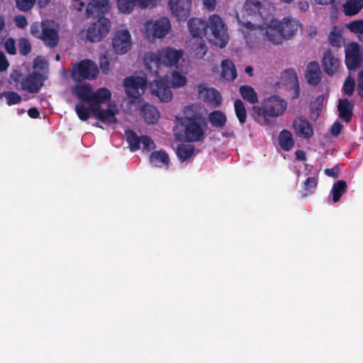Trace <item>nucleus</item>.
I'll return each instance as SVG.
<instances>
[{
  "mask_svg": "<svg viewBox=\"0 0 363 363\" xmlns=\"http://www.w3.org/2000/svg\"><path fill=\"white\" fill-rule=\"evenodd\" d=\"M72 92L81 101L75 105V111L81 121H86L92 114L106 124L113 125L116 123V116L119 112L117 106L109 102L106 109L101 107V104L111 97L109 89L103 87L94 91L90 84H80L72 86Z\"/></svg>",
  "mask_w": 363,
  "mask_h": 363,
  "instance_id": "1",
  "label": "nucleus"
},
{
  "mask_svg": "<svg viewBox=\"0 0 363 363\" xmlns=\"http://www.w3.org/2000/svg\"><path fill=\"white\" fill-rule=\"evenodd\" d=\"M300 29L298 20L291 16L272 18L266 21L262 28L267 40L274 45H281L285 40L292 38Z\"/></svg>",
  "mask_w": 363,
  "mask_h": 363,
  "instance_id": "2",
  "label": "nucleus"
},
{
  "mask_svg": "<svg viewBox=\"0 0 363 363\" xmlns=\"http://www.w3.org/2000/svg\"><path fill=\"white\" fill-rule=\"evenodd\" d=\"M183 56L182 50L167 46L147 53L144 59L145 65L150 73L160 77L164 74L165 67H177Z\"/></svg>",
  "mask_w": 363,
  "mask_h": 363,
  "instance_id": "3",
  "label": "nucleus"
},
{
  "mask_svg": "<svg viewBox=\"0 0 363 363\" xmlns=\"http://www.w3.org/2000/svg\"><path fill=\"white\" fill-rule=\"evenodd\" d=\"M206 126L205 119L199 113H194L191 116L186 114L176 125L174 135L180 140L199 141L203 138Z\"/></svg>",
  "mask_w": 363,
  "mask_h": 363,
  "instance_id": "4",
  "label": "nucleus"
},
{
  "mask_svg": "<svg viewBox=\"0 0 363 363\" xmlns=\"http://www.w3.org/2000/svg\"><path fill=\"white\" fill-rule=\"evenodd\" d=\"M287 108V102L277 95L264 98L260 104L254 106L252 110L257 116L265 123L283 115Z\"/></svg>",
  "mask_w": 363,
  "mask_h": 363,
  "instance_id": "5",
  "label": "nucleus"
},
{
  "mask_svg": "<svg viewBox=\"0 0 363 363\" xmlns=\"http://www.w3.org/2000/svg\"><path fill=\"white\" fill-rule=\"evenodd\" d=\"M45 77L38 71H34L28 76L23 77V73L14 69L9 77V83L16 89L28 91L32 94L38 93L43 85Z\"/></svg>",
  "mask_w": 363,
  "mask_h": 363,
  "instance_id": "6",
  "label": "nucleus"
},
{
  "mask_svg": "<svg viewBox=\"0 0 363 363\" xmlns=\"http://www.w3.org/2000/svg\"><path fill=\"white\" fill-rule=\"evenodd\" d=\"M206 37L220 48L225 47L228 43V28L219 15L212 14L206 21Z\"/></svg>",
  "mask_w": 363,
  "mask_h": 363,
  "instance_id": "7",
  "label": "nucleus"
},
{
  "mask_svg": "<svg viewBox=\"0 0 363 363\" xmlns=\"http://www.w3.org/2000/svg\"><path fill=\"white\" fill-rule=\"evenodd\" d=\"M172 24L167 17L157 19L148 18L144 21L140 27V32L148 40H161L170 32Z\"/></svg>",
  "mask_w": 363,
  "mask_h": 363,
  "instance_id": "8",
  "label": "nucleus"
},
{
  "mask_svg": "<svg viewBox=\"0 0 363 363\" xmlns=\"http://www.w3.org/2000/svg\"><path fill=\"white\" fill-rule=\"evenodd\" d=\"M30 33L37 38L41 39L46 46L54 48L59 42L57 30L48 21L42 23H35L30 26Z\"/></svg>",
  "mask_w": 363,
  "mask_h": 363,
  "instance_id": "9",
  "label": "nucleus"
},
{
  "mask_svg": "<svg viewBox=\"0 0 363 363\" xmlns=\"http://www.w3.org/2000/svg\"><path fill=\"white\" fill-rule=\"evenodd\" d=\"M123 85L127 95L133 99H138L147 87V77L145 73L140 72L123 80Z\"/></svg>",
  "mask_w": 363,
  "mask_h": 363,
  "instance_id": "10",
  "label": "nucleus"
},
{
  "mask_svg": "<svg viewBox=\"0 0 363 363\" xmlns=\"http://www.w3.org/2000/svg\"><path fill=\"white\" fill-rule=\"evenodd\" d=\"M99 74L97 65L90 60H82L73 65L71 77L76 81L95 79Z\"/></svg>",
  "mask_w": 363,
  "mask_h": 363,
  "instance_id": "11",
  "label": "nucleus"
},
{
  "mask_svg": "<svg viewBox=\"0 0 363 363\" xmlns=\"http://www.w3.org/2000/svg\"><path fill=\"white\" fill-rule=\"evenodd\" d=\"M133 46L130 33L127 29L117 30L112 38V48L113 52L120 55L128 52Z\"/></svg>",
  "mask_w": 363,
  "mask_h": 363,
  "instance_id": "12",
  "label": "nucleus"
},
{
  "mask_svg": "<svg viewBox=\"0 0 363 363\" xmlns=\"http://www.w3.org/2000/svg\"><path fill=\"white\" fill-rule=\"evenodd\" d=\"M345 65L350 69H355L363 61V48L355 42L348 43L345 48Z\"/></svg>",
  "mask_w": 363,
  "mask_h": 363,
  "instance_id": "13",
  "label": "nucleus"
},
{
  "mask_svg": "<svg viewBox=\"0 0 363 363\" xmlns=\"http://www.w3.org/2000/svg\"><path fill=\"white\" fill-rule=\"evenodd\" d=\"M110 28V21L106 18H101L89 27L86 38L91 42H99L106 36Z\"/></svg>",
  "mask_w": 363,
  "mask_h": 363,
  "instance_id": "14",
  "label": "nucleus"
},
{
  "mask_svg": "<svg viewBox=\"0 0 363 363\" xmlns=\"http://www.w3.org/2000/svg\"><path fill=\"white\" fill-rule=\"evenodd\" d=\"M152 94L155 95L162 102H169L173 99V93L167 84V79L162 78L155 79L150 84Z\"/></svg>",
  "mask_w": 363,
  "mask_h": 363,
  "instance_id": "15",
  "label": "nucleus"
},
{
  "mask_svg": "<svg viewBox=\"0 0 363 363\" xmlns=\"http://www.w3.org/2000/svg\"><path fill=\"white\" fill-rule=\"evenodd\" d=\"M125 135L131 151H135L140 148L150 150L155 147V143L147 136H142L139 138L131 130L126 131Z\"/></svg>",
  "mask_w": 363,
  "mask_h": 363,
  "instance_id": "16",
  "label": "nucleus"
},
{
  "mask_svg": "<svg viewBox=\"0 0 363 363\" xmlns=\"http://www.w3.org/2000/svg\"><path fill=\"white\" fill-rule=\"evenodd\" d=\"M171 13L178 21H186L191 13V0H169Z\"/></svg>",
  "mask_w": 363,
  "mask_h": 363,
  "instance_id": "17",
  "label": "nucleus"
},
{
  "mask_svg": "<svg viewBox=\"0 0 363 363\" xmlns=\"http://www.w3.org/2000/svg\"><path fill=\"white\" fill-rule=\"evenodd\" d=\"M324 72L330 76L334 75L341 65V60L338 55L330 50H326L323 53L321 60Z\"/></svg>",
  "mask_w": 363,
  "mask_h": 363,
  "instance_id": "18",
  "label": "nucleus"
},
{
  "mask_svg": "<svg viewBox=\"0 0 363 363\" xmlns=\"http://www.w3.org/2000/svg\"><path fill=\"white\" fill-rule=\"evenodd\" d=\"M199 99L213 107H218L221 104L222 97L220 94L213 88L208 87L204 84L197 86Z\"/></svg>",
  "mask_w": 363,
  "mask_h": 363,
  "instance_id": "19",
  "label": "nucleus"
},
{
  "mask_svg": "<svg viewBox=\"0 0 363 363\" xmlns=\"http://www.w3.org/2000/svg\"><path fill=\"white\" fill-rule=\"evenodd\" d=\"M238 22L240 23L239 30L242 33L245 40V43L249 45L250 48L255 47L257 40L255 37V35L260 28L250 21L244 22L238 20Z\"/></svg>",
  "mask_w": 363,
  "mask_h": 363,
  "instance_id": "20",
  "label": "nucleus"
},
{
  "mask_svg": "<svg viewBox=\"0 0 363 363\" xmlns=\"http://www.w3.org/2000/svg\"><path fill=\"white\" fill-rule=\"evenodd\" d=\"M187 48L191 54L197 59L203 58L208 50V48L203 38H190L187 43Z\"/></svg>",
  "mask_w": 363,
  "mask_h": 363,
  "instance_id": "21",
  "label": "nucleus"
},
{
  "mask_svg": "<svg viewBox=\"0 0 363 363\" xmlns=\"http://www.w3.org/2000/svg\"><path fill=\"white\" fill-rule=\"evenodd\" d=\"M294 128L295 130L296 134L303 138H309L313 134V128L310 123L303 118H297L294 120Z\"/></svg>",
  "mask_w": 363,
  "mask_h": 363,
  "instance_id": "22",
  "label": "nucleus"
},
{
  "mask_svg": "<svg viewBox=\"0 0 363 363\" xmlns=\"http://www.w3.org/2000/svg\"><path fill=\"white\" fill-rule=\"evenodd\" d=\"M109 7V0H90L87 5L86 12L88 16H92L107 11Z\"/></svg>",
  "mask_w": 363,
  "mask_h": 363,
  "instance_id": "23",
  "label": "nucleus"
},
{
  "mask_svg": "<svg viewBox=\"0 0 363 363\" xmlns=\"http://www.w3.org/2000/svg\"><path fill=\"white\" fill-rule=\"evenodd\" d=\"M187 25L191 35V38H202L203 34L206 36V21L193 18L188 21Z\"/></svg>",
  "mask_w": 363,
  "mask_h": 363,
  "instance_id": "24",
  "label": "nucleus"
},
{
  "mask_svg": "<svg viewBox=\"0 0 363 363\" xmlns=\"http://www.w3.org/2000/svg\"><path fill=\"white\" fill-rule=\"evenodd\" d=\"M321 71L318 62H311L306 68V78L308 82L312 85H317L321 79Z\"/></svg>",
  "mask_w": 363,
  "mask_h": 363,
  "instance_id": "25",
  "label": "nucleus"
},
{
  "mask_svg": "<svg viewBox=\"0 0 363 363\" xmlns=\"http://www.w3.org/2000/svg\"><path fill=\"white\" fill-rule=\"evenodd\" d=\"M363 9V0H346L342 5L345 16L352 17L357 15Z\"/></svg>",
  "mask_w": 363,
  "mask_h": 363,
  "instance_id": "26",
  "label": "nucleus"
},
{
  "mask_svg": "<svg viewBox=\"0 0 363 363\" xmlns=\"http://www.w3.org/2000/svg\"><path fill=\"white\" fill-rule=\"evenodd\" d=\"M150 162L154 167L160 168H168L169 165V158L167 153L163 150L152 152L150 155Z\"/></svg>",
  "mask_w": 363,
  "mask_h": 363,
  "instance_id": "27",
  "label": "nucleus"
},
{
  "mask_svg": "<svg viewBox=\"0 0 363 363\" xmlns=\"http://www.w3.org/2000/svg\"><path fill=\"white\" fill-rule=\"evenodd\" d=\"M342 26H333L328 34V41L335 48H340L345 43Z\"/></svg>",
  "mask_w": 363,
  "mask_h": 363,
  "instance_id": "28",
  "label": "nucleus"
},
{
  "mask_svg": "<svg viewBox=\"0 0 363 363\" xmlns=\"http://www.w3.org/2000/svg\"><path fill=\"white\" fill-rule=\"evenodd\" d=\"M140 113L145 122L149 124L157 123L160 118L158 110L155 106L150 104H144L140 111Z\"/></svg>",
  "mask_w": 363,
  "mask_h": 363,
  "instance_id": "29",
  "label": "nucleus"
},
{
  "mask_svg": "<svg viewBox=\"0 0 363 363\" xmlns=\"http://www.w3.org/2000/svg\"><path fill=\"white\" fill-rule=\"evenodd\" d=\"M281 78L286 81L287 86L294 89V97H297L299 94V86L296 72L294 69H287L282 73Z\"/></svg>",
  "mask_w": 363,
  "mask_h": 363,
  "instance_id": "30",
  "label": "nucleus"
},
{
  "mask_svg": "<svg viewBox=\"0 0 363 363\" xmlns=\"http://www.w3.org/2000/svg\"><path fill=\"white\" fill-rule=\"evenodd\" d=\"M221 78L226 81H233L237 77V72L233 63L229 60H225L221 62Z\"/></svg>",
  "mask_w": 363,
  "mask_h": 363,
  "instance_id": "31",
  "label": "nucleus"
},
{
  "mask_svg": "<svg viewBox=\"0 0 363 363\" xmlns=\"http://www.w3.org/2000/svg\"><path fill=\"white\" fill-rule=\"evenodd\" d=\"M208 119L211 125L217 128H223L228 121L225 113L219 110L211 112Z\"/></svg>",
  "mask_w": 363,
  "mask_h": 363,
  "instance_id": "32",
  "label": "nucleus"
},
{
  "mask_svg": "<svg viewBox=\"0 0 363 363\" xmlns=\"http://www.w3.org/2000/svg\"><path fill=\"white\" fill-rule=\"evenodd\" d=\"M263 6V0H246L244 11L248 16H259Z\"/></svg>",
  "mask_w": 363,
  "mask_h": 363,
  "instance_id": "33",
  "label": "nucleus"
},
{
  "mask_svg": "<svg viewBox=\"0 0 363 363\" xmlns=\"http://www.w3.org/2000/svg\"><path fill=\"white\" fill-rule=\"evenodd\" d=\"M186 75L178 70H174L171 72L169 84L173 89H179L184 87L187 84Z\"/></svg>",
  "mask_w": 363,
  "mask_h": 363,
  "instance_id": "34",
  "label": "nucleus"
},
{
  "mask_svg": "<svg viewBox=\"0 0 363 363\" xmlns=\"http://www.w3.org/2000/svg\"><path fill=\"white\" fill-rule=\"evenodd\" d=\"M340 117L346 122H349L352 115V105L346 99H340L338 103Z\"/></svg>",
  "mask_w": 363,
  "mask_h": 363,
  "instance_id": "35",
  "label": "nucleus"
},
{
  "mask_svg": "<svg viewBox=\"0 0 363 363\" xmlns=\"http://www.w3.org/2000/svg\"><path fill=\"white\" fill-rule=\"evenodd\" d=\"M279 144L284 151H289L294 145L291 133L288 130H283L279 135Z\"/></svg>",
  "mask_w": 363,
  "mask_h": 363,
  "instance_id": "36",
  "label": "nucleus"
},
{
  "mask_svg": "<svg viewBox=\"0 0 363 363\" xmlns=\"http://www.w3.org/2000/svg\"><path fill=\"white\" fill-rule=\"evenodd\" d=\"M116 3L118 12L125 15L133 13L138 6L136 0H116Z\"/></svg>",
  "mask_w": 363,
  "mask_h": 363,
  "instance_id": "37",
  "label": "nucleus"
},
{
  "mask_svg": "<svg viewBox=\"0 0 363 363\" xmlns=\"http://www.w3.org/2000/svg\"><path fill=\"white\" fill-rule=\"evenodd\" d=\"M240 94L243 99L247 101L249 103L255 104L258 101V96L254 88L250 86L243 85L240 86Z\"/></svg>",
  "mask_w": 363,
  "mask_h": 363,
  "instance_id": "38",
  "label": "nucleus"
},
{
  "mask_svg": "<svg viewBox=\"0 0 363 363\" xmlns=\"http://www.w3.org/2000/svg\"><path fill=\"white\" fill-rule=\"evenodd\" d=\"M345 27L352 33L357 35L358 39L363 42V19L351 21Z\"/></svg>",
  "mask_w": 363,
  "mask_h": 363,
  "instance_id": "39",
  "label": "nucleus"
},
{
  "mask_svg": "<svg viewBox=\"0 0 363 363\" xmlns=\"http://www.w3.org/2000/svg\"><path fill=\"white\" fill-rule=\"evenodd\" d=\"M234 109L235 115L240 124L246 122L247 111L244 103L240 99H236L234 101Z\"/></svg>",
  "mask_w": 363,
  "mask_h": 363,
  "instance_id": "40",
  "label": "nucleus"
},
{
  "mask_svg": "<svg viewBox=\"0 0 363 363\" xmlns=\"http://www.w3.org/2000/svg\"><path fill=\"white\" fill-rule=\"evenodd\" d=\"M347 184L343 180H339L335 183L332 188L333 200L335 203L337 202L342 195L345 192Z\"/></svg>",
  "mask_w": 363,
  "mask_h": 363,
  "instance_id": "41",
  "label": "nucleus"
},
{
  "mask_svg": "<svg viewBox=\"0 0 363 363\" xmlns=\"http://www.w3.org/2000/svg\"><path fill=\"white\" fill-rule=\"evenodd\" d=\"M194 147L190 144H181L177 147V156L181 161H185L192 156Z\"/></svg>",
  "mask_w": 363,
  "mask_h": 363,
  "instance_id": "42",
  "label": "nucleus"
},
{
  "mask_svg": "<svg viewBox=\"0 0 363 363\" xmlns=\"http://www.w3.org/2000/svg\"><path fill=\"white\" fill-rule=\"evenodd\" d=\"M0 98H4L9 106L19 104L21 101V96L14 91H5L0 94Z\"/></svg>",
  "mask_w": 363,
  "mask_h": 363,
  "instance_id": "43",
  "label": "nucleus"
},
{
  "mask_svg": "<svg viewBox=\"0 0 363 363\" xmlns=\"http://www.w3.org/2000/svg\"><path fill=\"white\" fill-rule=\"evenodd\" d=\"M354 85V79L350 75H349L343 84L342 90L344 94L348 96H351L353 94Z\"/></svg>",
  "mask_w": 363,
  "mask_h": 363,
  "instance_id": "44",
  "label": "nucleus"
},
{
  "mask_svg": "<svg viewBox=\"0 0 363 363\" xmlns=\"http://www.w3.org/2000/svg\"><path fill=\"white\" fill-rule=\"evenodd\" d=\"M137 5L141 9H152L157 6L160 0H136Z\"/></svg>",
  "mask_w": 363,
  "mask_h": 363,
  "instance_id": "45",
  "label": "nucleus"
},
{
  "mask_svg": "<svg viewBox=\"0 0 363 363\" xmlns=\"http://www.w3.org/2000/svg\"><path fill=\"white\" fill-rule=\"evenodd\" d=\"M35 0H16V6L21 11H28L30 9L34 4Z\"/></svg>",
  "mask_w": 363,
  "mask_h": 363,
  "instance_id": "46",
  "label": "nucleus"
},
{
  "mask_svg": "<svg viewBox=\"0 0 363 363\" xmlns=\"http://www.w3.org/2000/svg\"><path fill=\"white\" fill-rule=\"evenodd\" d=\"M48 67L47 60L41 56L37 57L33 62V68L35 69V71L39 70H45Z\"/></svg>",
  "mask_w": 363,
  "mask_h": 363,
  "instance_id": "47",
  "label": "nucleus"
},
{
  "mask_svg": "<svg viewBox=\"0 0 363 363\" xmlns=\"http://www.w3.org/2000/svg\"><path fill=\"white\" fill-rule=\"evenodd\" d=\"M31 50V45L30 42L25 38H22L19 40V52L22 55H27Z\"/></svg>",
  "mask_w": 363,
  "mask_h": 363,
  "instance_id": "48",
  "label": "nucleus"
},
{
  "mask_svg": "<svg viewBox=\"0 0 363 363\" xmlns=\"http://www.w3.org/2000/svg\"><path fill=\"white\" fill-rule=\"evenodd\" d=\"M318 180L315 177H309L304 183L305 189L309 193H313L316 189Z\"/></svg>",
  "mask_w": 363,
  "mask_h": 363,
  "instance_id": "49",
  "label": "nucleus"
},
{
  "mask_svg": "<svg viewBox=\"0 0 363 363\" xmlns=\"http://www.w3.org/2000/svg\"><path fill=\"white\" fill-rule=\"evenodd\" d=\"M100 67L104 74H108L111 69L110 63L107 60L106 55H103L100 57Z\"/></svg>",
  "mask_w": 363,
  "mask_h": 363,
  "instance_id": "50",
  "label": "nucleus"
},
{
  "mask_svg": "<svg viewBox=\"0 0 363 363\" xmlns=\"http://www.w3.org/2000/svg\"><path fill=\"white\" fill-rule=\"evenodd\" d=\"M203 7L208 11H213L216 9L217 0H201Z\"/></svg>",
  "mask_w": 363,
  "mask_h": 363,
  "instance_id": "51",
  "label": "nucleus"
},
{
  "mask_svg": "<svg viewBox=\"0 0 363 363\" xmlns=\"http://www.w3.org/2000/svg\"><path fill=\"white\" fill-rule=\"evenodd\" d=\"M5 48L9 54H15L16 46L14 40H13L12 38L6 40V41L5 42Z\"/></svg>",
  "mask_w": 363,
  "mask_h": 363,
  "instance_id": "52",
  "label": "nucleus"
},
{
  "mask_svg": "<svg viewBox=\"0 0 363 363\" xmlns=\"http://www.w3.org/2000/svg\"><path fill=\"white\" fill-rule=\"evenodd\" d=\"M15 23L18 28H23L27 26V20L22 15L16 16L14 18Z\"/></svg>",
  "mask_w": 363,
  "mask_h": 363,
  "instance_id": "53",
  "label": "nucleus"
},
{
  "mask_svg": "<svg viewBox=\"0 0 363 363\" xmlns=\"http://www.w3.org/2000/svg\"><path fill=\"white\" fill-rule=\"evenodd\" d=\"M9 63L6 60V56L1 52H0V72H4L8 69Z\"/></svg>",
  "mask_w": 363,
  "mask_h": 363,
  "instance_id": "54",
  "label": "nucleus"
},
{
  "mask_svg": "<svg viewBox=\"0 0 363 363\" xmlns=\"http://www.w3.org/2000/svg\"><path fill=\"white\" fill-rule=\"evenodd\" d=\"M342 127L340 123H335L330 128L331 134L335 136L338 135L342 130Z\"/></svg>",
  "mask_w": 363,
  "mask_h": 363,
  "instance_id": "55",
  "label": "nucleus"
},
{
  "mask_svg": "<svg viewBox=\"0 0 363 363\" xmlns=\"http://www.w3.org/2000/svg\"><path fill=\"white\" fill-rule=\"evenodd\" d=\"M72 6L77 11H81L84 6V3L82 0H72Z\"/></svg>",
  "mask_w": 363,
  "mask_h": 363,
  "instance_id": "56",
  "label": "nucleus"
},
{
  "mask_svg": "<svg viewBox=\"0 0 363 363\" xmlns=\"http://www.w3.org/2000/svg\"><path fill=\"white\" fill-rule=\"evenodd\" d=\"M28 114L30 118H36L39 116V111L37 108H32L28 110Z\"/></svg>",
  "mask_w": 363,
  "mask_h": 363,
  "instance_id": "57",
  "label": "nucleus"
},
{
  "mask_svg": "<svg viewBox=\"0 0 363 363\" xmlns=\"http://www.w3.org/2000/svg\"><path fill=\"white\" fill-rule=\"evenodd\" d=\"M296 158L299 161H305L306 160V154L303 150H297L295 153Z\"/></svg>",
  "mask_w": 363,
  "mask_h": 363,
  "instance_id": "58",
  "label": "nucleus"
},
{
  "mask_svg": "<svg viewBox=\"0 0 363 363\" xmlns=\"http://www.w3.org/2000/svg\"><path fill=\"white\" fill-rule=\"evenodd\" d=\"M325 174L327 176L331 177H337V174L335 172L334 169H325Z\"/></svg>",
  "mask_w": 363,
  "mask_h": 363,
  "instance_id": "59",
  "label": "nucleus"
},
{
  "mask_svg": "<svg viewBox=\"0 0 363 363\" xmlns=\"http://www.w3.org/2000/svg\"><path fill=\"white\" fill-rule=\"evenodd\" d=\"M315 1L317 4H321V5H328L335 1V0H315Z\"/></svg>",
  "mask_w": 363,
  "mask_h": 363,
  "instance_id": "60",
  "label": "nucleus"
},
{
  "mask_svg": "<svg viewBox=\"0 0 363 363\" xmlns=\"http://www.w3.org/2000/svg\"><path fill=\"white\" fill-rule=\"evenodd\" d=\"M221 135L225 138H232L234 135L233 132L229 130L222 132Z\"/></svg>",
  "mask_w": 363,
  "mask_h": 363,
  "instance_id": "61",
  "label": "nucleus"
},
{
  "mask_svg": "<svg viewBox=\"0 0 363 363\" xmlns=\"http://www.w3.org/2000/svg\"><path fill=\"white\" fill-rule=\"evenodd\" d=\"M5 26V20L3 16H0V33L4 28Z\"/></svg>",
  "mask_w": 363,
  "mask_h": 363,
  "instance_id": "62",
  "label": "nucleus"
},
{
  "mask_svg": "<svg viewBox=\"0 0 363 363\" xmlns=\"http://www.w3.org/2000/svg\"><path fill=\"white\" fill-rule=\"evenodd\" d=\"M49 1L50 0H38V4L40 7H44L48 4Z\"/></svg>",
  "mask_w": 363,
  "mask_h": 363,
  "instance_id": "63",
  "label": "nucleus"
},
{
  "mask_svg": "<svg viewBox=\"0 0 363 363\" xmlns=\"http://www.w3.org/2000/svg\"><path fill=\"white\" fill-rule=\"evenodd\" d=\"M252 72H253V69L252 67L250 66H247L246 68H245V72L247 74H248L250 76H252Z\"/></svg>",
  "mask_w": 363,
  "mask_h": 363,
  "instance_id": "64",
  "label": "nucleus"
}]
</instances>
